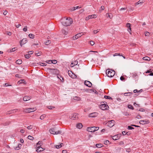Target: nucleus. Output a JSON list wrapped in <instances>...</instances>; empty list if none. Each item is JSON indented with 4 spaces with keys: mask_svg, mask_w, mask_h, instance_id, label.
Here are the masks:
<instances>
[{
    "mask_svg": "<svg viewBox=\"0 0 153 153\" xmlns=\"http://www.w3.org/2000/svg\"><path fill=\"white\" fill-rule=\"evenodd\" d=\"M28 139L30 140H33L34 139L33 137L30 135H29L28 137Z\"/></svg>",
    "mask_w": 153,
    "mask_h": 153,
    "instance_id": "4c0bfd02",
    "label": "nucleus"
},
{
    "mask_svg": "<svg viewBox=\"0 0 153 153\" xmlns=\"http://www.w3.org/2000/svg\"><path fill=\"white\" fill-rule=\"evenodd\" d=\"M78 61H74L73 62H72L70 66L71 67H73L74 66L77 65L78 64Z\"/></svg>",
    "mask_w": 153,
    "mask_h": 153,
    "instance_id": "6ab92c4d",
    "label": "nucleus"
},
{
    "mask_svg": "<svg viewBox=\"0 0 153 153\" xmlns=\"http://www.w3.org/2000/svg\"><path fill=\"white\" fill-rule=\"evenodd\" d=\"M82 126H83L82 124L80 123H77L76 125V127L79 129L82 128Z\"/></svg>",
    "mask_w": 153,
    "mask_h": 153,
    "instance_id": "412c9836",
    "label": "nucleus"
},
{
    "mask_svg": "<svg viewBox=\"0 0 153 153\" xmlns=\"http://www.w3.org/2000/svg\"><path fill=\"white\" fill-rule=\"evenodd\" d=\"M25 81L24 79L20 80L18 82V84L19 85L21 83H23Z\"/></svg>",
    "mask_w": 153,
    "mask_h": 153,
    "instance_id": "c85d7f7f",
    "label": "nucleus"
},
{
    "mask_svg": "<svg viewBox=\"0 0 153 153\" xmlns=\"http://www.w3.org/2000/svg\"><path fill=\"white\" fill-rule=\"evenodd\" d=\"M47 107L49 109H53L55 108V107L50 105L48 106Z\"/></svg>",
    "mask_w": 153,
    "mask_h": 153,
    "instance_id": "c9c22d12",
    "label": "nucleus"
},
{
    "mask_svg": "<svg viewBox=\"0 0 153 153\" xmlns=\"http://www.w3.org/2000/svg\"><path fill=\"white\" fill-rule=\"evenodd\" d=\"M126 26L128 28V31L130 33V34H131L130 31H131V24L129 23H127Z\"/></svg>",
    "mask_w": 153,
    "mask_h": 153,
    "instance_id": "f3484780",
    "label": "nucleus"
},
{
    "mask_svg": "<svg viewBox=\"0 0 153 153\" xmlns=\"http://www.w3.org/2000/svg\"><path fill=\"white\" fill-rule=\"evenodd\" d=\"M100 8L102 10H103L105 9V7L104 6H101Z\"/></svg>",
    "mask_w": 153,
    "mask_h": 153,
    "instance_id": "338daca9",
    "label": "nucleus"
},
{
    "mask_svg": "<svg viewBox=\"0 0 153 153\" xmlns=\"http://www.w3.org/2000/svg\"><path fill=\"white\" fill-rule=\"evenodd\" d=\"M98 32H99V31L97 30H94L93 32H94V33L96 34V33H97Z\"/></svg>",
    "mask_w": 153,
    "mask_h": 153,
    "instance_id": "680f3d73",
    "label": "nucleus"
},
{
    "mask_svg": "<svg viewBox=\"0 0 153 153\" xmlns=\"http://www.w3.org/2000/svg\"><path fill=\"white\" fill-rule=\"evenodd\" d=\"M51 43V41L48 40L45 42V44L46 45H48Z\"/></svg>",
    "mask_w": 153,
    "mask_h": 153,
    "instance_id": "2f4dec72",
    "label": "nucleus"
},
{
    "mask_svg": "<svg viewBox=\"0 0 153 153\" xmlns=\"http://www.w3.org/2000/svg\"><path fill=\"white\" fill-rule=\"evenodd\" d=\"M49 69L51 70V71L54 74H57L58 73V70L56 68L52 69L49 68Z\"/></svg>",
    "mask_w": 153,
    "mask_h": 153,
    "instance_id": "f8f14e48",
    "label": "nucleus"
},
{
    "mask_svg": "<svg viewBox=\"0 0 153 153\" xmlns=\"http://www.w3.org/2000/svg\"><path fill=\"white\" fill-rule=\"evenodd\" d=\"M98 114L97 112H93V113H92L90 114H89V117H95L97 116L98 115Z\"/></svg>",
    "mask_w": 153,
    "mask_h": 153,
    "instance_id": "ddd939ff",
    "label": "nucleus"
},
{
    "mask_svg": "<svg viewBox=\"0 0 153 153\" xmlns=\"http://www.w3.org/2000/svg\"><path fill=\"white\" fill-rule=\"evenodd\" d=\"M127 8L126 7H122V8H121V9H120V10L121 11L123 10H125Z\"/></svg>",
    "mask_w": 153,
    "mask_h": 153,
    "instance_id": "5fc2aeb1",
    "label": "nucleus"
},
{
    "mask_svg": "<svg viewBox=\"0 0 153 153\" xmlns=\"http://www.w3.org/2000/svg\"><path fill=\"white\" fill-rule=\"evenodd\" d=\"M150 34L149 33L146 32L145 33V35L146 36H150Z\"/></svg>",
    "mask_w": 153,
    "mask_h": 153,
    "instance_id": "a19ab883",
    "label": "nucleus"
},
{
    "mask_svg": "<svg viewBox=\"0 0 153 153\" xmlns=\"http://www.w3.org/2000/svg\"><path fill=\"white\" fill-rule=\"evenodd\" d=\"M70 118L72 120H76L78 118V114H77L76 113H74L72 115L71 117H70Z\"/></svg>",
    "mask_w": 153,
    "mask_h": 153,
    "instance_id": "0eeeda50",
    "label": "nucleus"
},
{
    "mask_svg": "<svg viewBox=\"0 0 153 153\" xmlns=\"http://www.w3.org/2000/svg\"><path fill=\"white\" fill-rule=\"evenodd\" d=\"M103 146V145L101 143L97 144L96 146L99 148H101Z\"/></svg>",
    "mask_w": 153,
    "mask_h": 153,
    "instance_id": "bb28decb",
    "label": "nucleus"
},
{
    "mask_svg": "<svg viewBox=\"0 0 153 153\" xmlns=\"http://www.w3.org/2000/svg\"><path fill=\"white\" fill-rule=\"evenodd\" d=\"M23 30L24 31H26L27 30V27L25 26V27L23 28Z\"/></svg>",
    "mask_w": 153,
    "mask_h": 153,
    "instance_id": "bf43d9fd",
    "label": "nucleus"
},
{
    "mask_svg": "<svg viewBox=\"0 0 153 153\" xmlns=\"http://www.w3.org/2000/svg\"><path fill=\"white\" fill-rule=\"evenodd\" d=\"M73 99L75 100H80V98L78 97H74Z\"/></svg>",
    "mask_w": 153,
    "mask_h": 153,
    "instance_id": "473e14b6",
    "label": "nucleus"
},
{
    "mask_svg": "<svg viewBox=\"0 0 153 153\" xmlns=\"http://www.w3.org/2000/svg\"><path fill=\"white\" fill-rule=\"evenodd\" d=\"M52 62V60H47L46 61V63H50V62L51 63V62Z\"/></svg>",
    "mask_w": 153,
    "mask_h": 153,
    "instance_id": "4d7b16f0",
    "label": "nucleus"
},
{
    "mask_svg": "<svg viewBox=\"0 0 153 153\" xmlns=\"http://www.w3.org/2000/svg\"><path fill=\"white\" fill-rule=\"evenodd\" d=\"M22 63V61L21 59H18L16 61V63L17 64L20 65Z\"/></svg>",
    "mask_w": 153,
    "mask_h": 153,
    "instance_id": "a878e982",
    "label": "nucleus"
},
{
    "mask_svg": "<svg viewBox=\"0 0 153 153\" xmlns=\"http://www.w3.org/2000/svg\"><path fill=\"white\" fill-rule=\"evenodd\" d=\"M90 43L91 45H93L95 44V42L93 41H91L90 42Z\"/></svg>",
    "mask_w": 153,
    "mask_h": 153,
    "instance_id": "de8ad7c7",
    "label": "nucleus"
},
{
    "mask_svg": "<svg viewBox=\"0 0 153 153\" xmlns=\"http://www.w3.org/2000/svg\"><path fill=\"white\" fill-rule=\"evenodd\" d=\"M27 42V39L26 38H24L21 40L20 42V46H22L23 45L25 44Z\"/></svg>",
    "mask_w": 153,
    "mask_h": 153,
    "instance_id": "9d476101",
    "label": "nucleus"
},
{
    "mask_svg": "<svg viewBox=\"0 0 153 153\" xmlns=\"http://www.w3.org/2000/svg\"><path fill=\"white\" fill-rule=\"evenodd\" d=\"M45 117V114H43L40 117V119L41 120H43V119H44Z\"/></svg>",
    "mask_w": 153,
    "mask_h": 153,
    "instance_id": "72a5a7b5",
    "label": "nucleus"
},
{
    "mask_svg": "<svg viewBox=\"0 0 153 153\" xmlns=\"http://www.w3.org/2000/svg\"><path fill=\"white\" fill-rule=\"evenodd\" d=\"M112 16H113V15L112 14H108V17H109V18H110V19H111L112 17Z\"/></svg>",
    "mask_w": 153,
    "mask_h": 153,
    "instance_id": "864d4df0",
    "label": "nucleus"
},
{
    "mask_svg": "<svg viewBox=\"0 0 153 153\" xmlns=\"http://www.w3.org/2000/svg\"><path fill=\"white\" fill-rule=\"evenodd\" d=\"M68 73L69 76L71 78H74L75 77H76L75 75L73 74L71 71H68Z\"/></svg>",
    "mask_w": 153,
    "mask_h": 153,
    "instance_id": "dca6fc26",
    "label": "nucleus"
},
{
    "mask_svg": "<svg viewBox=\"0 0 153 153\" xmlns=\"http://www.w3.org/2000/svg\"><path fill=\"white\" fill-rule=\"evenodd\" d=\"M143 3V2H141L140 1V0L138 2H137L136 3V5L139 4H140V5H141Z\"/></svg>",
    "mask_w": 153,
    "mask_h": 153,
    "instance_id": "37998d69",
    "label": "nucleus"
},
{
    "mask_svg": "<svg viewBox=\"0 0 153 153\" xmlns=\"http://www.w3.org/2000/svg\"><path fill=\"white\" fill-rule=\"evenodd\" d=\"M87 130L90 132H94L95 131L94 126L88 127Z\"/></svg>",
    "mask_w": 153,
    "mask_h": 153,
    "instance_id": "2eb2a0df",
    "label": "nucleus"
},
{
    "mask_svg": "<svg viewBox=\"0 0 153 153\" xmlns=\"http://www.w3.org/2000/svg\"><path fill=\"white\" fill-rule=\"evenodd\" d=\"M36 110V108L35 107L33 108H29L26 109L25 110V111L27 113H30L32 111H35Z\"/></svg>",
    "mask_w": 153,
    "mask_h": 153,
    "instance_id": "39448f33",
    "label": "nucleus"
},
{
    "mask_svg": "<svg viewBox=\"0 0 153 153\" xmlns=\"http://www.w3.org/2000/svg\"><path fill=\"white\" fill-rule=\"evenodd\" d=\"M39 64L42 66H45L47 65V64L46 63L40 62L39 63Z\"/></svg>",
    "mask_w": 153,
    "mask_h": 153,
    "instance_id": "f704fd0d",
    "label": "nucleus"
},
{
    "mask_svg": "<svg viewBox=\"0 0 153 153\" xmlns=\"http://www.w3.org/2000/svg\"><path fill=\"white\" fill-rule=\"evenodd\" d=\"M14 149L16 150H18L20 149L19 147L18 146L15 147H14Z\"/></svg>",
    "mask_w": 153,
    "mask_h": 153,
    "instance_id": "6e6d98bb",
    "label": "nucleus"
},
{
    "mask_svg": "<svg viewBox=\"0 0 153 153\" xmlns=\"http://www.w3.org/2000/svg\"><path fill=\"white\" fill-rule=\"evenodd\" d=\"M13 113V110H11L9 111H7L6 113V114H12V113Z\"/></svg>",
    "mask_w": 153,
    "mask_h": 153,
    "instance_id": "e433bc0d",
    "label": "nucleus"
},
{
    "mask_svg": "<svg viewBox=\"0 0 153 153\" xmlns=\"http://www.w3.org/2000/svg\"><path fill=\"white\" fill-rule=\"evenodd\" d=\"M128 108L129 109H131L132 110H133L134 109V108L133 106L131 105H128Z\"/></svg>",
    "mask_w": 153,
    "mask_h": 153,
    "instance_id": "7c9ffc66",
    "label": "nucleus"
},
{
    "mask_svg": "<svg viewBox=\"0 0 153 153\" xmlns=\"http://www.w3.org/2000/svg\"><path fill=\"white\" fill-rule=\"evenodd\" d=\"M37 145H40V147L42 145V141H39L38 142L37 144Z\"/></svg>",
    "mask_w": 153,
    "mask_h": 153,
    "instance_id": "79ce46f5",
    "label": "nucleus"
},
{
    "mask_svg": "<svg viewBox=\"0 0 153 153\" xmlns=\"http://www.w3.org/2000/svg\"><path fill=\"white\" fill-rule=\"evenodd\" d=\"M95 131L98 130L99 129V127L94 126Z\"/></svg>",
    "mask_w": 153,
    "mask_h": 153,
    "instance_id": "603ef678",
    "label": "nucleus"
},
{
    "mask_svg": "<svg viewBox=\"0 0 153 153\" xmlns=\"http://www.w3.org/2000/svg\"><path fill=\"white\" fill-rule=\"evenodd\" d=\"M119 137H118L117 135H114L113 136L112 139L114 140H117L119 139Z\"/></svg>",
    "mask_w": 153,
    "mask_h": 153,
    "instance_id": "393cba45",
    "label": "nucleus"
},
{
    "mask_svg": "<svg viewBox=\"0 0 153 153\" xmlns=\"http://www.w3.org/2000/svg\"><path fill=\"white\" fill-rule=\"evenodd\" d=\"M54 130V129L52 128L50 129L49 131L51 133L53 134H60L62 133L61 131L59 130H58L57 132H55Z\"/></svg>",
    "mask_w": 153,
    "mask_h": 153,
    "instance_id": "20e7f679",
    "label": "nucleus"
},
{
    "mask_svg": "<svg viewBox=\"0 0 153 153\" xmlns=\"http://www.w3.org/2000/svg\"><path fill=\"white\" fill-rule=\"evenodd\" d=\"M33 51H30L28 52V54H29L30 55V54H33Z\"/></svg>",
    "mask_w": 153,
    "mask_h": 153,
    "instance_id": "13d9d810",
    "label": "nucleus"
},
{
    "mask_svg": "<svg viewBox=\"0 0 153 153\" xmlns=\"http://www.w3.org/2000/svg\"><path fill=\"white\" fill-rule=\"evenodd\" d=\"M31 99V97L29 96H25L23 98V100L25 101H26L27 100H29Z\"/></svg>",
    "mask_w": 153,
    "mask_h": 153,
    "instance_id": "aec40b11",
    "label": "nucleus"
},
{
    "mask_svg": "<svg viewBox=\"0 0 153 153\" xmlns=\"http://www.w3.org/2000/svg\"><path fill=\"white\" fill-rule=\"evenodd\" d=\"M30 56L29 54H26L25 55V57L27 59L29 58Z\"/></svg>",
    "mask_w": 153,
    "mask_h": 153,
    "instance_id": "49530a36",
    "label": "nucleus"
},
{
    "mask_svg": "<svg viewBox=\"0 0 153 153\" xmlns=\"http://www.w3.org/2000/svg\"><path fill=\"white\" fill-rule=\"evenodd\" d=\"M84 84L85 85L88 87H91L92 85L91 82L90 81L87 80H85V81Z\"/></svg>",
    "mask_w": 153,
    "mask_h": 153,
    "instance_id": "9b49d317",
    "label": "nucleus"
},
{
    "mask_svg": "<svg viewBox=\"0 0 153 153\" xmlns=\"http://www.w3.org/2000/svg\"><path fill=\"white\" fill-rule=\"evenodd\" d=\"M62 25L65 26H70L72 23V19L71 18H62L61 20Z\"/></svg>",
    "mask_w": 153,
    "mask_h": 153,
    "instance_id": "f257e3e1",
    "label": "nucleus"
},
{
    "mask_svg": "<svg viewBox=\"0 0 153 153\" xmlns=\"http://www.w3.org/2000/svg\"><path fill=\"white\" fill-rule=\"evenodd\" d=\"M16 48H12V49L9 50L8 52H14L16 50Z\"/></svg>",
    "mask_w": 153,
    "mask_h": 153,
    "instance_id": "cd10ccee",
    "label": "nucleus"
},
{
    "mask_svg": "<svg viewBox=\"0 0 153 153\" xmlns=\"http://www.w3.org/2000/svg\"><path fill=\"white\" fill-rule=\"evenodd\" d=\"M120 80L122 81H124L125 80V78H124L123 77V76H121V77H120Z\"/></svg>",
    "mask_w": 153,
    "mask_h": 153,
    "instance_id": "8fccbe9b",
    "label": "nucleus"
},
{
    "mask_svg": "<svg viewBox=\"0 0 153 153\" xmlns=\"http://www.w3.org/2000/svg\"><path fill=\"white\" fill-rule=\"evenodd\" d=\"M97 17V15L95 14L92 15H89L86 17V20H88L92 18H96Z\"/></svg>",
    "mask_w": 153,
    "mask_h": 153,
    "instance_id": "1a4fd4ad",
    "label": "nucleus"
},
{
    "mask_svg": "<svg viewBox=\"0 0 153 153\" xmlns=\"http://www.w3.org/2000/svg\"><path fill=\"white\" fill-rule=\"evenodd\" d=\"M115 123V121L113 120H112L108 121L107 123L108 126L110 127L113 126Z\"/></svg>",
    "mask_w": 153,
    "mask_h": 153,
    "instance_id": "423d86ee",
    "label": "nucleus"
},
{
    "mask_svg": "<svg viewBox=\"0 0 153 153\" xmlns=\"http://www.w3.org/2000/svg\"><path fill=\"white\" fill-rule=\"evenodd\" d=\"M143 59L146 61H150L151 60V59L149 57L146 56L143 57Z\"/></svg>",
    "mask_w": 153,
    "mask_h": 153,
    "instance_id": "4be33fe9",
    "label": "nucleus"
},
{
    "mask_svg": "<svg viewBox=\"0 0 153 153\" xmlns=\"http://www.w3.org/2000/svg\"><path fill=\"white\" fill-rule=\"evenodd\" d=\"M83 34L82 33H79L76 35L74 36L73 37V39L74 40L77 39L79 37H80Z\"/></svg>",
    "mask_w": 153,
    "mask_h": 153,
    "instance_id": "6e6552de",
    "label": "nucleus"
},
{
    "mask_svg": "<svg viewBox=\"0 0 153 153\" xmlns=\"http://www.w3.org/2000/svg\"><path fill=\"white\" fill-rule=\"evenodd\" d=\"M62 146V145H56V147L57 149H59L61 148Z\"/></svg>",
    "mask_w": 153,
    "mask_h": 153,
    "instance_id": "09e8293b",
    "label": "nucleus"
},
{
    "mask_svg": "<svg viewBox=\"0 0 153 153\" xmlns=\"http://www.w3.org/2000/svg\"><path fill=\"white\" fill-rule=\"evenodd\" d=\"M44 150L45 149L44 148H43L40 146H39L37 148L36 151L37 152H39Z\"/></svg>",
    "mask_w": 153,
    "mask_h": 153,
    "instance_id": "a211bd4d",
    "label": "nucleus"
},
{
    "mask_svg": "<svg viewBox=\"0 0 153 153\" xmlns=\"http://www.w3.org/2000/svg\"><path fill=\"white\" fill-rule=\"evenodd\" d=\"M149 123V121L147 120H140L139 122V123L140 124H142V125H144L146 124V123Z\"/></svg>",
    "mask_w": 153,
    "mask_h": 153,
    "instance_id": "4468645a",
    "label": "nucleus"
},
{
    "mask_svg": "<svg viewBox=\"0 0 153 153\" xmlns=\"http://www.w3.org/2000/svg\"><path fill=\"white\" fill-rule=\"evenodd\" d=\"M128 129L131 130V129H134V128L133 127H132L131 126H128Z\"/></svg>",
    "mask_w": 153,
    "mask_h": 153,
    "instance_id": "3c124183",
    "label": "nucleus"
},
{
    "mask_svg": "<svg viewBox=\"0 0 153 153\" xmlns=\"http://www.w3.org/2000/svg\"><path fill=\"white\" fill-rule=\"evenodd\" d=\"M104 97L105 99H112V98H111V97H110L109 96H106V95Z\"/></svg>",
    "mask_w": 153,
    "mask_h": 153,
    "instance_id": "58836bf2",
    "label": "nucleus"
},
{
    "mask_svg": "<svg viewBox=\"0 0 153 153\" xmlns=\"http://www.w3.org/2000/svg\"><path fill=\"white\" fill-rule=\"evenodd\" d=\"M62 152V153H67V152L66 150H63Z\"/></svg>",
    "mask_w": 153,
    "mask_h": 153,
    "instance_id": "774afa93",
    "label": "nucleus"
},
{
    "mask_svg": "<svg viewBox=\"0 0 153 153\" xmlns=\"http://www.w3.org/2000/svg\"><path fill=\"white\" fill-rule=\"evenodd\" d=\"M62 32L65 35H67L68 33V32L65 31V30H62Z\"/></svg>",
    "mask_w": 153,
    "mask_h": 153,
    "instance_id": "a18cd8bd",
    "label": "nucleus"
},
{
    "mask_svg": "<svg viewBox=\"0 0 153 153\" xmlns=\"http://www.w3.org/2000/svg\"><path fill=\"white\" fill-rule=\"evenodd\" d=\"M133 94V93L131 92H127L125 93L124 94V95L125 96H130L131 95Z\"/></svg>",
    "mask_w": 153,
    "mask_h": 153,
    "instance_id": "b1692460",
    "label": "nucleus"
},
{
    "mask_svg": "<svg viewBox=\"0 0 153 153\" xmlns=\"http://www.w3.org/2000/svg\"><path fill=\"white\" fill-rule=\"evenodd\" d=\"M52 60V62H51L52 63H53V64H55L57 62V60Z\"/></svg>",
    "mask_w": 153,
    "mask_h": 153,
    "instance_id": "c03bdc74",
    "label": "nucleus"
},
{
    "mask_svg": "<svg viewBox=\"0 0 153 153\" xmlns=\"http://www.w3.org/2000/svg\"><path fill=\"white\" fill-rule=\"evenodd\" d=\"M20 131L21 133H24L25 131L24 129H22L20 130Z\"/></svg>",
    "mask_w": 153,
    "mask_h": 153,
    "instance_id": "0e129e2a",
    "label": "nucleus"
},
{
    "mask_svg": "<svg viewBox=\"0 0 153 153\" xmlns=\"http://www.w3.org/2000/svg\"><path fill=\"white\" fill-rule=\"evenodd\" d=\"M34 35L33 34L30 33L28 35L29 37L31 39H33L34 37Z\"/></svg>",
    "mask_w": 153,
    "mask_h": 153,
    "instance_id": "c756f323",
    "label": "nucleus"
},
{
    "mask_svg": "<svg viewBox=\"0 0 153 153\" xmlns=\"http://www.w3.org/2000/svg\"><path fill=\"white\" fill-rule=\"evenodd\" d=\"M109 141H108V140H106L105 142V143H104L105 144H107L109 143Z\"/></svg>",
    "mask_w": 153,
    "mask_h": 153,
    "instance_id": "052dcab7",
    "label": "nucleus"
},
{
    "mask_svg": "<svg viewBox=\"0 0 153 153\" xmlns=\"http://www.w3.org/2000/svg\"><path fill=\"white\" fill-rule=\"evenodd\" d=\"M20 142L21 143H24V140H23L22 139H21L20 140Z\"/></svg>",
    "mask_w": 153,
    "mask_h": 153,
    "instance_id": "69168bd1",
    "label": "nucleus"
},
{
    "mask_svg": "<svg viewBox=\"0 0 153 153\" xmlns=\"http://www.w3.org/2000/svg\"><path fill=\"white\" fill-rule=\"evenodd\" d=\"M33 126L30 125V126H27V128L29 130L33 128Z\"/></svg>",
    "mask_w": 153,
    "mask_h": 153,
    "instance_id": "ea45409f",
    "label": "nucleus"
},
{
    "mask_svg": "<svg viewBox=\"0 0 153 153\" xmlns=\"http://www.w3.org/2000/svg\"><path fill=\"white\" fill-rule=\"evenodd\" d=\"M81 8V7L78 6H76V7H75L72 8L70 10L71 11H74V10H75L76 9L80 8Z\"/></svg>",
    "mask_w": 153,
    "mask_h": 153,
    "instance_id": "5701e85b",
    "label": "nucleus"
},
{
    "mask_svg": "<svg viewBox=\"0 0 153 153\" xmlns=\"http://www.w3.org/2000/svg\"><path fill=\"white\" fill-rule=\"evenodd\" d=\"M106 74L107 76L109 77H112L115 74V71L113 70H111L110 71L109 69L107 70Z\"/></svg>",
    "mask_w": 153,
    "mask_h": 153,
    "instance_id": "f03ea898",
    "label": "nucleus"
},
{
    "mask_svg": "<svg viewBox=\"0 0 153 153\" xmlns=\"http://www.w3.org/2000/svg\"><path fill=\"white\" fill-rule=\"evenodd\" d=\"M139 91L137 89H135L134 90V93H136L137 92H139Z\"/></svg>",
    "mask_w": 153,
    "mask_h": 153,
    "instance_id": "e2e57ef3",
    "label": "nucleus"
},
{
    "mask_svg": "<svg viewBox=\"0 0 153 153\" xmlns=\"http://www.w3.org/2000/svg\"><path fill=\"white\" fill-rule=\"evenodd\" d=\"M104 102H102L101 105L100 106V108L103 110L108 109V106L107 105L104 103Z\"/></svg>",
    "mask_w": 153,
    "mask_h": 153,
    "instance_id": "7ed1b4c3",
    "label": "nucleus"
}]
</instances>
